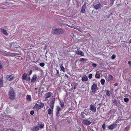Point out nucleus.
Listing matches in <instances>:
<instances>
[{
	"label": "nucleus",
	"mask_w": 131,
	"mask_h": 131,
	"mask_svg": "<svg viewBox=\"0 0 131 131\" xmlns=\"http://www.w3.org/2000/svg\"><path fill=\"white\" fill-rule=\"evenodd\" d=\"M92 75L91 74H89L88 75V77L90 79H91L92 77Z\"/></svg>",
	"instance_id": "obj_38"
},
{
	"label": "nucleus",
	"mask_w": 131,
	"mask_h": 131,
	"mask_svg": "<svg viewBox=\"0 0 131 131\" xmlns=\"http://www.w3.org/2000/svg\"><path fill=\"white\" fill-rule=\"evenodd\" d=\"M34 111H31L30 112V114L31 115L34 114Z\"/></svg>",
	"instance_id": "obj_43"
},
{
	"label": "nucleus",
	"mask_w": 131,
	"mask_h": 131,
	"mask_svg": "<svg viewBox=\"0 0 131 131\" xmlns=\"http://www.w3.org/2000/svg\"><path fill=\"white\" fill-rule=\"evenodd\" d=\"M1 31L5 35L7 36L8 35V34L6 30L2 29H0Z\"/></svg>",
	"instance_id": "obj_15"
},
{
	"label": "nucleus",
	"mask_w": 131,
	"mask_h": 131,
	"mask_svg": "<svg viewBox=\"0 0 131 131\" xmlns=\"http://www.w3.org/2000/svg\"><path fill=\"white\" fill-rule=\"evenodd\" d=\"M83 122L84 124L86 125H90L92 123V122H90L87 120L85 119L83 120Z\"/></svg>",
	"instance_id": "obj_8"
},
{
	"label": "nucleus",
	"mask_w": 131,
	"mask_h": 131,
	"mask_svg": "<svg viewBox=\"0 0 131 131\" xmlns=\"http://www.w3.org/2000/svg\"><path fill=\"white\" fill-rule=\"evenodd\" d=\"M38 77V75L37 74H34L33 75V77L32 78L31 80V82H34L36 81Z\"/></svg>",
	"instance_id": "obj_9"
},
{
	"label": "nucleus",
	"mask_w": 131,
	"mask_h": 131,
	"mask_svg": "<svg viewBox=\"0 0 131 131\" xmlns=\"http://www.w3.org/2000/svg\"><path fill=\"white\" fill-rule=\"evenodd\" d=\"M95 77L96 78L99 79L100 78V76L99 74L96 73L95 75Z\"/></svg>",
	"instance_id": "obj_31"
},
{
	"label": "nucleus",
	"mask_w": 131,
	"mask_h": 131,
	"mask_svg": "<svg viewBox=\"0 0 131 131\" xmlns=\"http://www.w3.org/2000/svg\"><path fill=\"white\" fill-rule=\"evenodd\" d=\"M59 103L62 107H63L64 106V104L63 102L62 101H61L60 100H59Z\"/></svg>",
	"instance_id": "obj_23"
},
{
	"label": "nucleus",
	"mask_w": 131,
	"mask_h": 131,
	"mask_svg": "<svg viewBox=\"0 0 131 131\" xmlns=\"http://www.w3.org/2000/svg\"><path fill=\"white\" fill-rule=\"evenodd\" d=\"M27 73H24L23 76L22 78L23 80H26L27 79Z\"/></svg>",
	"instance_id": "obj_20"
},
{
	"label": "nucleus",
	"mask_w": 131,
	"mask_h": 131,
	"mask_svg": "<svg viewBox=\"0 0 131 131\" xmlns=\"http://www.w3.org/2000/svg\"><path fill=\"white\" fill-rule=\"evenodd\" d=\"M44 106V104H43L41 105H39L36 103L33 107V108L36 110H38L42 108Z\"/></svg>",
	"instance_id": "obj_3"
},
{
	"label": "nucleus",
	"mask_w": 131,
	"mask_h": 131,
	"mask_svg": "<svg viewBox=\"0 0 131 131\" xmlns=\"http://www.w3.org/2000/svg\"><path fill=\"white\" fill-rule=\"evenodd\" d=\"M76 88H77V87H76V85H74V86H73V88L74 89H76Z\"/></svg>",
	"instance_id": "obj_49"
},
{
	"label": "nucleus",
	"mask_w": 131,
	"mask_h": 131,
	"mask_svg": "<svg viewBox=\"0 0 131 131\" xmlns=\"http://www.w3.org/2000/svg\"><path fill=\"white\" fill-rule=\"evenodd\" d=\"M4 131H13L11 129H4Z\"/></svg>",
	"instance_id": "obj_41"
},
{
	"label": "nucleus",
	"mask_w": 131,
	"mask_h": 131,
	"mask_svg": "<svg viewBox=\"0 0 131 131\" xmlns=\"http://www.w3.org/2000/svg\"><path fill=\"white\" fill-rule=\"evenodd\" d=\"M115 0H112L111 2V5H112L114 3V2Z\"/></svg>",
	"instance_id": "obj_42"
},
{
	"label": "nucleus",
	"mask_w": 131,
	"mask_h": 131,
	"mask_svg": "<svg viewBox=\"0 0 131 131\" xmlns=\"http://www.w3.org/2000/svg\"><path fill=\"white\" fill-rule=\"evenodd\" d=\"M113 103L116 104V105H117V101L116 100H114L113 101Z\"/></svg>",
	"instance_id": "obj_44"
},
{
	"label": "nucleus",
	"mask_w": 131,
	"mask_h": 131,
	"mask_svg": "<svg viewBox=\"0 0 131 131\" xmlns=\"http://www.w3.org/2000/svg\"><path fill=\"white\" fill-rule=\"evenodd\" d=\"M60 67L61 70L62 71L64 72L65 71V69L62 66V64L60 66Z\"/></svg>",
	"instance_id": "obj_29"
},
{
	"label": "nucleus",
	"mask_w": 131,
	"mask_h": 131,
	"mask_svg": "<svg viewBox=\"0 0 131 131\" xmlns=\"http://www.w3.org/2000/svg\"><path fill=\"white\" fill-rule=\"evenodd\" d=\"M105 124H104L102 125V127L103 130H104L105 129Z\"/></svg>",
	"instance_id": "obj_37"
},
{
	"label": "nucleus",
	"mask_w": 131,
	"mask_h": 131,
	"mask_svg": "<svg viewBox=\"0 0 131 131\" xmlns=\"http://www.w3.org/2000/svg\"><path fill=\"white\" fill-rule=\"evenodd\" d=\"M74 53L76 54L80 55L81 56H84V53L82 51L78 50L74 51Z\"/></svg>",
	"instance_id": "obj_5"
},
{
	"label": "nucleus",
	"mask_w": 131,
	"mask_h": 131,
	"mask_svg": "<svg viewBox=\"0 0 131 131\" xmlns=\"http://www.w3.org/2000/svg\"><path fill=\"white\" fill-rule=\"evenodd\" d=\"M59 111H56V115L57 117H58L59 116Z\"/></svg>",
	"instance_id": "obj_34"
},
{
	"label": "nucleus",
	"mask_w": 131,
	"mask_h": 131,
	"mask_svg": "<svg viewBox=\"0 0 131 131\" xmlns=\"http://www.w3.org/2000/svg\"><path fill=\"white\" fill-rule=\"evenodd\" d=\"M34 69L37 71H39L40 69L37 66H33Z\"/></svg>",
	"instance_id": "obj_27"
},
{
	"label": "nucleus",
	"mask_w": 131,
	"mask_h": 131,
	"mask_svg": "<svg viewBox=\"0 0 131 131\" xmlns=\"http://www.w3.org/2000/svg\"><path fill=\"white\" fill-rule=\"evenodd\" d=\"M3 8V9H4L5 8Z\"/></svg>",
	"instance_id": "obj_56"
},
{
	"label": "nucleus",
	"mask_w": 131,
	"mask_h": 131,
	"mask_svg": "<svg viewBox=\"0 0 131 131\" xmlns=\"http://www.w3.org/2000/svg\"><path fill=\"white\" fill-rule=\"evenodd\" d=\"M118 83H115L114 84V85L115 86H117L118 85Z\"/></svg>",
	"instance_id": "obj_50"
},
{
	"label": "nucleus",
	"mask_w": 131,
	"mask_h": 131,
	"mask_svg": "<svg viewBox=\"0 0 131 131\" xmlns=\"http://www.w3.org/2000/svg\"><path fill=\"white\" fill-rule=\"evenodd\" d=\"M98 88L97 84L94 83L91 87V90L93 92H95L97 90Z\"/></svg>",
	"instance_id": "obj_4"
},
{
	"label": "nucleus",
	"mask_w": 131,
	"mask_h": 131,
	"mask_svg": "<svg viewBox=\"0 0 131 131\" xmlns=\"http://www.w3.org/2000/svg\"><path fill=\"white\" fill-rule=\"evenodd\" d=\"M0 131H4V129H3V130H0Z\"/></svg>",
	"instance_id": "obj_54"
},
{
	"label": "nucleus",
	"mask_w": 131,
	"mask_h": 131,
	"mask_svg": "<svg viewBox=\"0 0 131 131\" xmlns=\"http://www.w3.org/2000/svg\"><path fill=\"white\" fill-rule=\"evenodd\" d=\"M88 61V59H86L84 58H81L80 59V61L81 62H83L84 61L86 62Z\"/></svg>",
	"instance_id": "obj_18"
},
{
	"label": "nucleus",
	"mask_w": 131,
	"mask_h": 131,
	"mask_svg": "<svg viewBox=\"0 0 131 131\" xmlns=\"http://www.w3.org/2000/svg\"><path fill=\"white\" fill-rule=\"evenodd\" d=\"M39 65L41 67H43L45 66V64L44 63H40Z\"/></svg>",
	"instance_id": "obj_36"
},
{
	"label": "nucleus",
	"mask_w": 131,
	"mask_h": 131,
	"mask_svg": "<svg viewBox=\"0 0 131 131\" xmlns=\"http://www.w3.org/2000/svg\"><path fill=\"white\" fill-rule=\"evenodd\" d=\"M32 73V71L31 70L30 71V72H29V75H30L31 74V73Z\"/></svg>",
	"instance_id": "obj_46"
},
{
	"label": "nucleus",
	"mask_w": 131,
	"mask_h": 131,
	"mask_svg": "<svg viewBox=\"0 0 131 131\" xmlns=\"http://www.w3.org/2000/svg\"><path fill=\"white\" fill-rule=\"evenodd\" d=\"M3 81L2 79H0V87L3 86Z\"/></svg>",
	"instance_id": "obj_21"
},
{
	"label": "nucleus",
	"mask_w": 131,
	"mask_h": 131,
	"mask_svg": "<svg viewBox=\"0 0 131 131\" xmlns=\"http://www.w3.org/2000/svg\"><path fill=\"white\" fill-rule=\"evenodd\" d=\"M4 64L2 62L0 61V69H2L4 67Z\"/></svg>",
	"instance_id": "obj_25"
},
{
	"label": "nucleus",
	"mask_w": 131,
	"mask_h": 131,
	"mask_svg": "<svg viewBox=\"0 0 131 131\" xmlns=\"http://www.w3.org/2000/svg\"><path fill=\"white\" fill-rule=\"evenodd\" d=\"M129 99L128 98H125L124 99V101L125 102H127L128 101Z\"/></svg>",
	"instance_id": "obj_33"
},
{
	"label": "nucleus",
	"mask_w": 131,
	"mask_h": 131,
	"mask_svg": "<svg viewBox=\"0 0 131 131\" xmlns=\"http://www.w3.org/2000/svg\"><path fill=\"white\" fill-rule=\"evenodd\" d=\"M116 57L113 54L111 57L112 59L113 60Z\"/></svg>",
	"instance_id": "obj_39"
},
{
	"label": "nucleus",
	"mask_w": 131,
	"mask_h": 131,
	"mask_svg": "<svg viewBox=\"0 0 131 131\" xmlns=\"http://www.w3.org/2000/svg\"><path fill=\"white\" fill-rule=\"evenodd\" d=\"M101 84L102 85H103L104 84L105 80L104 79H102L101 80Z\"/></svg>",
	"instance_id": "obj_30"
},
{
	"label": "nucleus",
	"mask_w": 131,
	"mask_h": 131,
	"mask_svg": "<svg viewBox=\"0 0 131 131\" xmlns=\"http://www.w3.org/2000/svg\"><path fill=\"white\" fill-rule=\"evenodd\" d=\"M27 100L28 101H31V96L30 95H27L26 96Z\"/></svg>",
	"instance_id": "obj_22"
},
{
	"label": "nucleus",
	"mask_w": 131,
	"mask_h": 131,
	"mask_svg": "<svg viewBox=\"0 0 131 131\" xmlns=\"http://www.w3.org/2000/svg\"><path fill=\"white\" fill-rule=\"evenodd\" d=\"M106 94L108 96L110 95L111 93L109 90H107L106 91Z\"/></svg>",
	"instance_id": "obj_28"
},
{
	"label": "nucleus",
	"mask_w": 131,
	"mask_h": 131,
	"mask_svg": "<svg viewBox=\"0 0 131 131\" xmlns=\"http://www.w3.org/2000/svg\"><path fill=\"white\" fill-rule=\"evenodd\" d=\"M80 77L82 78L81 80L83 82L86 81L88 80V78L85 75H83L82 76H80Z\"/></svg>",
	"instance_id": "obj_10"
},
{
	"label": "nucleus",
	"mask_w": 131,
	"mask_h": 131,
	"mask_svg": "<svg viewBox=\"0 0 131 131\" xmlns=\"http://www.w3.org/2000/svg\"><path fill=\"white\" fill-rule=\"evenodd\" d=\"M90 109L92 111H93L94 112L96 111V110L95 107L93 105L91 104L90 106Z\"/></svg>",
	"instance_id": "obj_11"
},
{
	"label": "nucleus",
	"mask_w": 131,
	"mask_h": 131,
	"mask_svg": "<svg viewBox=\"0 0 131 131\" xmlns=\"http://www.w3.org/2000/svg\"><path fill=\"white\" fill-rule=\"evenodd\" d=\"M8 96L9 99L11 100H14L15 97L16 95L13 89H10L9 91Z\"/></svg>",
	"instance_id": "obj_1"
},
{
	"label": "nucleus",
	"mask_w": 131,
	"mask_h": 131,
	"mask_svg": "<svg viewBox=\"0 0 131 131\" xmlns=\"http://www.w3.org/2000/svg\"><path fill=\"white\" fill-rule=\"evenodd\" d=\"M63 31L62 29L60 28H56L53 30L52 33L55 35H59L62 33Z\"/></svg>",
	"instance_id": "obj_2"
},
{
	"label": "nucleus",
	"mask_w": 131,
	"mask_h": 131,
	"mask_svg": "<svg viewBox=\"0 0 131 131\" xmlns=\"http://www.w3.org/2000/svg\"><path fill=\"white\" fill-rule=\"evenodd\" d=\"M128 64L130 65V66H131V61H128Z\"/></svg>",
	"instance_id": "obj_47"
},
{
	"label": "nucleus",
	"mask_w": 131,
	"mask_h": 131,
	"mask_svg": "<svg viewBox=\"0 0 131 131\" xmlns=\"http://www.w3.org/2000/svg\"><path fill=\"white\" fill-rule=\"evenodd\" d=\"M61 108L59 106H57V111H59Z\"/></svg>",
	"instance_id": "obj_35"
},
{
	"label": "nucleus",
	"mask_w": 131,
	"mask_h": 131,
	"mask_svg": "<svg viewBox=\"0 0 131 131\" xmlns=\"http://www.w3.org/2000/svg\"><path fill=\"white\" fill-rule=\"evenodd\" d=\"M130 96V95H128V96L127 97H128V96Z\"/></svg>",
	"instance_id": "obj_55"
},
{
	"label": "nucleus",
	"mask_w": 131,
	"mask_h": 131,
	"mask_svg": "<svg viewBox=\"0 0 131 131\" xmlns=\"http://www.w3.org/2000/svg\"><path fill=\"white\" fill-rule=\"evenodd\" d=\"M52 95V93L51 92H49L46 93L45 95V99H47L51 97Z\"/></svg>",
	"instance_id": "obj_13"
},
{
	"label": "nucleus",
	"mask_w": 131,
	"mask_h": 131,
	"mask_svg": "<svg viewBox=\"0 0 131 131\" xmlns=\"http://www.w3.org/2000/svg\"><path fill=\"white\" fill-rule=\"evenodd\" d=\"M101 7L102 5L100 3H99L95 6H94V8L95 9L97 10L100 8H101Z\"/></svg>",
	"instance_id": "obj_14"
},
{
	"label": "nucleus",
	"mask_w": 131,
	"mask_h": 131,
	"mask_svg": "<svg viewBox=\"0 0 131 131\" xmlns=\"http://www.w3.org/2000/svg\"><path fill=\"white\" fill-rule=\"evenodd\" d=\"M84 115H83L82 116V117L83 118H84Z\"/></svg>",
	"instance_id": "obj_53"
},
{
	"label": "nucleus",
	"mask_w": 131,
	"mask_h": 131,
	"mask_svg": "<svg viewBox=\"0 0 131 131\" xmlns=\"http://www.w3.org/2000/svg\"><path fill=\"white\" fill-rule=\"evenodd\" d=\"M53 104H54L53 103H52L50 104V107L51 108V109H52V110H53V107H54Z\"/></svg>",
	"instance_id": "obj_32"
},
{
	"label": "nucleus",
	"mask_w": 131,
	"mask_h": 131,
	"mask_svg": "<svg viewBox=\"0 0 131 131\" xmlns=\"http://www.w3.org/2000/svg\"><path fill=\"white\" fill-rule=\"evenodd\" d=\"M39 130V127L38 126H34L33 127L32 130L33 131H38Z\"/></svg>",
	"instance_id": "obj_17"
},
{
	"label": "nucleus",
	"mask_w": 131,
	"mask_h": 131,
	"mask_svg": "<svg viewBox=\"0 0 131 131\" xmlns=\"http://www.w3.org/2000/svg\"><path fill=\"white\" fill-rule=\"evenodd\" d=\"M56 71H57V74H58L59 73V72L58 70L56 69Z\"/></svg>",
	"instance_id": "obj_48"
},
{
	"label": "nucleus",
	"mask_w": 131,
	"mask_h": 131,
	"mask_svg": "<svg viewBox=\"0 0 131 131\" xmlns=\"http://www.w3.org/2000/svg\"><path fill=\"white\" fill-rule=\"evenodd\" d=\"M117 125V124L113 123L109 125L108 126V128L112 130L116 128Z\"/></svg>",
	"instance_id": "obj_7"
},
{
	"label": "nucleus",
	"mask_w": 131,
	"mask_h": 131,
	"mask_svg": "<svg viewBox=\"0 0 131 131\" xmlns=\"http://www.w3.org/2000/svg\"><path fill=\"white\" fill-rule=\"evenodd\" d=\"M92 66L94 68L96 67L97 66L96 64L95 63H93L92 64Z\"/></svg>",
	"instance_id": "obj_40"
},
{
	"label": "nucleus",
	"mask_w": 131,
	"mask_h": 131,
	"mask_svg": "<svg viewBox=\"0 0 131 131\" xmlns=\"http://www.w3.org/2000/svg\"><path fill=\"white\" fill-rule=\"evenodd\" d=\"M3 118L4 119H5V120H8V119L10 118L11 117L9 116L5 115V116H3Z\"/></svg>",
	"instance_id": "obj_19"
},
{
	"label": "nucleus",
	"mask_w": 131,
	"mask_h": 131,
	"mask_svg": "<svg viewBox=\"0 0 131 131\" xmlns=\"http://www.w3.org/2000/svg\"><path fill=\"white\" fill-rule=\"evenodd\" d=\"M78 131H81V129L80 128V129Z\"/></svg>",
	"instance_id": "obj_52"
},
{
	"label": "nucleus",
	"mask_w": 131,
	"mask_h": 131,
	"mask_svg": "<svg viewBox=\"0 0 131 131\" xmlns=\"http://www.w3.org/2000/svg\"><path fill=\"white\" fill-rule=\"evenodd\" d=\"M113 79V76L110 74H109L108 76V78H106V80L107 81H111Z\"/></svg>",
	"instance_id": "obj_12"
},
{
	"label": "nucleus",
	"mask_w": 131,
	"mask_h": 131,
	"mask_svg": "<svg viewBox=\"0 0 131 131\" xmlns=\"http://www.w3.org/2000/svg\"><path fill=\"white\" fill-rule=\"evenodd\" d=\"M44 125L43 123H41L39 125V127L40 128H42L44 127Z\"/></svg>",
	"instance_id": "obj_26"
},
{
	"label": "nucleus",
	"mask_w": 131,
	"mask_h": 131,
	"mask_svg": "<svg viewBox=\"0 0 131 131\" xmlns=\"http://www.w3.org/2000/svg\"><path fill=\"white\" fill-rule=\"evenodd\" d=\"M53 111L52 109L49 108L48 110V113L49 115H52L53 114Z\"/></svg>",
	"instance_id": "obj_16"
},
{
	"label": "nucleus",
	"mask_w": 131,
	"mask_h": 131,
	"mask_svg": "<svg viewBox=\"0 0 131 131\" xmlns=\"http://www.w3.org/2000/svg\"><path fill=\"white\" fill-rule=\"evenodd\" d=\"M85 6L84 5H83L82 8L81 9V12L83 13L85 12Z\"/></svg>",
	"instance_id": "obj_24"
},
{
	"label": "nucleus",
	"mask_w": 131,
	"mask_h": 131,
	"mask_svg": "<svg viewBox=\"0 0 131 131\" xmlns=\"http://www.w3.org/2000/svg\"><path fill=\"white\" fill-rule=\"evenodd\" d=\"M65 76L67 78H68V75L67 74H65Z\"/></svg>",
	"instance_id": "obj_51"
},
{
	"label": "nucleus",
	"mask_w": 131,
	"mask_h": 131,
	"mask_svg": "<svg viewBox=\"0 0 131 131\" xmlns=\"http://www.w3.org/2000/svg\"><path fill=\"white\" fill-rule=\"evenodd\" d=\"M55 100V98H53V99H52V103H54Z\"/></svg>",
	"instance_id": "obj_45"
},
{
	"label": "nucleus",
	"mask_w": 131,
	"mask_h": 131,
	"mask_svg": "<svg viewBox=\"0 0 131 131\" xmlns=\"http://www.w3.org/2000/svg\"><path fill=\"white\" fill-rule=\"evenodd\" d=\"M14 78V77L13 75H7L6 77V79L9 81H12Z\"/></svg>",
	"instance_id": "obj_6"
},
{
	"label": "nucleus",
	"mask_w": 131,
	"mask_h": 131,
	"mask_svg": "<svg viewBox=\"0 0 131 131\" xmlns=\"http://www.w3.org/2000/svg\"><path fill=\"white\" fill-rule=\"evenodd\" d=\"M17 108H15L16 109H17Z\"/></svg>",
	"instance_id": "obj_57"
}]
</instances>
